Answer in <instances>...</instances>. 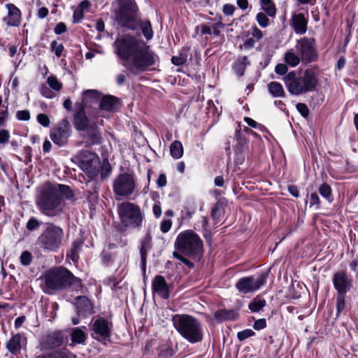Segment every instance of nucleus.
Returning a JSON list of instances; mask_svg holds the SVG:
<instances>
[{
	"label": "nucleus",
	"instance_id": "f257e3e1",
	"mask_svg": "<svg viewBox=\"0 0 358 358\" xmlns=\"http://www.w3.org/2000/svg\"><path fill=\"white\" fill-rule=\"evenodd\" d=\"M44 280V292L48 294H53L57 290L68 287L73 291L83 293V286L81 280L65 268L59 267L49 271L45 275Z\"/></svg>",
	"mask_w": 358,
	"mask_h": 358
},
{
	"label": "nucleus",
	"instance_id": "f03ea898",
	"mask_svg": "<svg viewBox=\"0 0 358 358\" xmlns=\"http://www.w3.org/2000/svg\"><path fill=\"white\" fill-rule=\"evenodd\" d=\"M159 55L144 42L125 66L131 75L137 76L144 72L155 69L159 66Z\"/></svg>",
	"mask_w": 358,
	"mask_h": 358
},
{
	"label": "nucleus",
	"instance_id": "7ed1b4c3",
	"mask_svg": "<svg viewBox=\"0 0 358 358\" xmlns=\"http://www.w3.org/2000/svg\"><path fill=\"white\" fill-rule=\"evenodd\" d=\"M282 80L289 93L293 96L313 92L318 84L317 74L310 69H306L302 73L292 71L283 77Z\"/></svg>",
	"mask_w": 358,
	"mask_h": 358
},
{
	"label": "nucleus",
	"instance_id": "20e7f679",
	"mask_svg": "<svg viewBox=\"0 0 358 358\" xmlns=\"http://www.w3.org/2000/svg\"><path fill=\"white\" fill-rule=\"evenodd\" d=\"M39 211L49 217H60L64 212L65 201L52 184H47L36 199Z\"/></svg>",
	"mask_w": 358,
	"mask_h": 358
},
{
	"label": "nucleus",
	"instance_id": "39448f33",
	"mask_svg": "<svg viewBox=\"0 0 358 358\" xmlns=\"http://www.w3.org/2000/svg\"><path fill=\"white\" fill-rule=\"evenodd\" d=\"M175 329L186 341L192 344L201 342L203 329L200 321L187 314H176L172 317Z\"/></svg>",
	"mask_w": 358,
	"mask_h": 358
},
{
	"label": "nucleus",
	"instance_id": "423d86ee",
	"mask_svg": "<svg viewBox=\"0 0 358 358\" xmlns=\"http://www.w3.org/2000/svg\"><path fill=\"white\" fill-rule=\"evenodd\" d=\"M65 239L64 230L53 222H46L36 245L43 252H57L63 246Z\"/></svg>",
	"mask_w": 358,
	"mask_h": 358
},
{
	"label": "nucleus",
	"instance_id": "0eeeda50",
	"mask_svg": "<svg viewBox=\"0 0 358 358\" xmlns=\"http://www.w3.org/2000/svg\"><path fill=\"white\" fill-rule=\"evenodd\" d=\"M175 248L181 253L199 259L203 254V241L192 231L180 233L175 242Z\"/></svg>",
	"mask_w": 358,
	"mask_h": 358
},
{
	"label": "nucleus",
	"instance_id": "6e6552de",
	"mask_svg": "<svg viewBox=\"0 0 358 358\" xmlns=\"http://www.w3.org/2000/svg\"><path fill=\"white\" fill-rule=\"evenodd\" d=\"M121 223L127 228L140 229L144 221L141 208L131 202H122L117 207Z\"/></svg>",
	"mask_w": 358,
	"mask_h": 358
},
{
	"label": "nucleus",
	"instance_id": "1a4fd4ad",
	"mask_svg": "<svg viewBox=\"0 0 358 358\" xmlns=\"http://www.w3.org/2000/svg\"><path fill=\"white\" fill-rule=\"evenodd\" d=\"M143 43V40L134 36L124 34L117 37L115 41V53L119 58L127 63Z\"/></svg>",
	"mask_w": 358,
	"mask_h": 358
},
{
	"label": "nucleus",
	"instance_id": "9d476101",
	"mask_svg": "<svg viewBox=\"0 0 358 358\" xmlns=\"http://www.w3.org/2000/svg\"><path fill=\"white\" fill-rule=\"evenodd\" d=\"M103 117L104 115L101 114L98 110H92L87 115L84 107L80 106L73 115V125L77 131H86L93 124H100L102 125L103 120H99L98 119Z\"/></svg>",
	"mask_w": 358,
	"mask_h": 358
},
{
	"label": "nucleus",
	"instance_id": "9b49d317",
	"mask_svg": "<svg viewBox=\"0 0 358 358\" xmlns=\"http://www.w3.org/2000/svg\"><path fill=\"white\" fill-rule=\"evenodd\" d=\"M77 159L79 166L89 178L93 179L97 176L101 168V162L96 153L88 150H81L78 154Z\"/></svg>",
	"mask_w": 358,
	"mask_h": 358
},
{
	"label": "nucleus",
	"instance_id": "f8f14e48",
	"mask_svg": "<svg viewBox=\"0 0 358 358\" xmlns=\"http://www.w3.org/2000/svg\"><path fill=\"white\" fill-rule=\"evenodd\" d=\"M294 48L299 54L303 64H308L317 60L318 52L315 38L304 36L296 41Z\"/></svg>",
	"mask_w": 358,
	"mask_h": 358
},
{
	"label": "nucleus",
	"instance_id": "ddd939ff",
	"mask_svg": "<svg viewBox=\"0 0 358 358\" xmlns=\"http://www.w3.org/2000/svg\"><path fill=\"white\" fill-rule=\"evenodd\" d=\"M91 337L100 342L105 343L110 340L113 324L107 319L99 317L92 320L91 325Z\"/></svg>",
	"mask_w": 358,
	"mask_h": 358
},
{
	"label": "nucleus",
	"instance_id": "4468645a",
	"mask_svg": "<svg viewBox=\"0 0 358 358\" xmlns=\"http://www.w3.org/2000/svg\"><path fill=\"white\" fill-rule=\"evenodd\" d=\"M138 8H118L115 10V20L122 27L137 30Z\"/></svg>",
	"mask_w": 358,
	"mask_h": 358
},
{
	"label": "nucleus",
	"instance_id": "2eb2a0df",
	"mask_svg": "<svg viewBox=\"0 0 358 358\" xmlns=\"http://www.w3.org/2000/svg\"><path fill=\"white\" fill-rule=\"evenodd\" d=\"M113 188L117 196L131 195L136 189V182L133 176L127 173H120L114 180Z\"/></svg>",
	"mask_w": 358,
	"mask_h": 358
},
{
	"label": "nucleus",
	"instance_id": "dca6fc26",
	"mask_svg": "<svg viewBox=\"0 0 358 358\" xmlns=\"http://www.w3.org/2000/svg\"><path fill=\"white\" fill-rule=\"evenodd\" d=\"M267 275L261 274L258 277H244L240 278L236 284L237 290L244 294L252 293L259 289L266 283Z\"/></svg>",
	"mask_w": 358,
	"mask_h": 358
},
{
	"label": "nucleus",
	"instance_id": "f3484780",
	"mask_svg": "<svg viewBox=\"0 0 358 358\" xmlns=\"http://www.w3.org/2000/svg\"><path fill=\"white\" fill-rule=\"evenodd\" d=\"M71 134V124L67 118H64L51 129L50 137L54 143L61 147L66 144Z\"/></svg>",
	"mask_w": 358,
	"mask_h": 358
},
{
	"label": "nucleus",
	"instance_id": "a211bd4d",
	"mask_svg": "<svg viewBox=\"0 0 358 358\" xmlns=\"http://www.w3.org/2000/svg\"><path fill=\"white\" fill-rule=\"evenodd\" d=\"M334 289L336 290V295H346L352 287V280L348 278L346 273L343 271L334 273L332 278Z\"/></svg>",
	"mask_w": 358,
	"mask_h": 358
},
{
	"label": "nucleus",
	"instance_id": "6ab92c4d",
	"mask_svg": "<svg viewBox=\"0 0 358 358\" xmlns=\"http://www.w3.org/2000/svg\"><path fill=\"white\" fill-rule=\"evenodd\" d=\"M27 345V338L22 334L17 333L11 336L6 343V348L13 355H17Z\"/></svg>",
	"mask_w": 358,
	"mask_h": 358
},
{
	"label": "nucleus",
	"instance_id": "aec40b11",
	"mask_svg": "<svg viewBox=\"0 0 358 358\" xmlns=\"http://www.w3.org/2000/svg\"><path fill=\"white\" fill-rule=\"evenodd\" d=\"M152 248V236L150 230H148L145 236L141 240L140 242V256H141V268L143 272L146 270V259L148 252Z\"/></svg>",
	"mask_w": 358,
	"mask_h": 358
},
{
	"label": "nucleus",
	"instance_id": "412c9836",
	"mask_svg": "<svg viewBox=\"0 0 358 358\" xmlns=\"http://www.w3.org/2000/svg\"><path fill=\"white\" fill-rule=\"evenodd\" d=\"M101 114L102 110L114 112L119 109L120 106V99L112 95H102L99 102Z\"/></svg>",
	"mask_w": 358,
	"mask_h": 358
},
{
	"label": "nucleus",
	"instance_id": "4be33fe9",
	"mask_svg": "<svg viewBox=\"0 0 358 358\" xmlns=\"http://www.w3.org/2000/svg\"><path fill=\"white\" fill-rule=\"evenodd\" d=\"M8 15L3 18V22L9 27H18L21 22V11L13 3L6 5Z\"/></svg>",
	"mask_w": 358,
	"mask_h": 358
},
{
	"label": "nucleus",
	"instance_id": "5701e85b",
	"mask_svg": "<svg viewBox=\"0 0 358 358\" xmlns=\"http://www.w3.org/2000/svg\"><path fill=\"white\" fill-rule=\"evenodd\" d=\"M152 289L154 292L164 299H168L170 296L168 284L162 275H157L155 277L152 283Z\"/></svg>",
	"mask_w": 358,
	"mask_h": 358
},
{
	"label": "nucleus",
	"instance_id": "b1692460",
	"mask_svg": "<svg viewBox=\"0 0 358 358\" xmlns=\"http://www.w3.org/2000/svg\"><path fill=\"white\" fill-rule=\"evenodd\" d=\"M75 300L76 313L79 317H85L92 314L93 306L87 296H77Z\"/></svg>",
	"mask_w": 358,
	"mask_h": 358
},
{
	"label": "nucleus",
	"instance_id": "393cba45",
	"mask_svg": "<svg viewBox=\"0 0 358 358\" xmlns=\"http://www.w3.org/2000/svg\"><path fill=\"white\" fill-rule=\"evenodd\" d=\"M64 340V336L61 331H55L48 334L43 341V344L47 348H56L61 346Z\"/></svg>",
	"mask_w": 358,
	"mask_h": 358
},
{
	"label": "nucleus",
	"instance_id": "a878e982",
	"mask_svg": "<svg viewBox=\"0 0 358 358\" xmlns=\"http://www.w3.org/2000/svg\"><path fill=\"white\" fill-rule=\"evenodd\" d=\"M308 21L303 13L293 14L291 18V26L297 34H303L307 31Z\"/></svg>",
	"mask_w": 358,
	"mask_h": 358
},
{
	"label": "nucleus",
	"instance_id": "bb28decb",
	"mask_svg": "<svg viewBox=\"0 0 358 358\" xmlns=\"http://www.w3.org/2000/svg\"><path fill=\"white\" fill-rule=\"evenodd\" d=\"M76 355L66 348L56 349L50 352L36 355L34 358H76Z\"/></svg>",
	"mask_w": 358,
	"mask_h": 358
},
{
	"label": "nucleus",
	"instance_id": "cd10ccee",
	"mask_svg": "<svg viewBox=\"0 0 358 358\" xmlns=\"http://www.w3.org/2000/svg\"><path fill=\"white\" fill-rule=\"evenodd\" d=\"M99 124H93L89 130H87V139L91 145H99L102 143L103 138L101 132L98 128Z\"/></svg>",
	"mask_w": 358,
	"mask_h": 358
},
{
	"label": "nucleus",
	"instance_id": "c85d7f7f",
	"mask_svg": "<svg viewBox=\"0 0 358 358\" xmlns=\"http://www.w3.org/2000/svg\"><path fill=\"white\" fill-rule=\"evenodd\" d=\"M284 62L290 67H296L301 62L299 54L296 51L295 48L288 50L284 56Z\"/></svg>",
	"mask_w": 358,
	"mask_h": 358
},
{
	"label": "nucleus",
	"instance_id": "c756f323",
	"mask_svg": "<svg viewBox=\"0 0 358 358\" xmlns=\"http://www.w3.org/2000/svg\"><path fill=\"white\" fill-rule=\"evenodd\" d=\"M83 243L84 242L81 239L74 241L71 244L69 251L67 252V257L73 262H77L79 259V253L82 250Z\"/></svg>",
	"mask_w": 358,
	"mask_h": 358
},
{
	"label": "nucleus",
	"instance_id": "7c9ffc66",
	"mask_svg": "<svg viewBox=\"0 0 358 358\" xmlns=\"http://www.w3.org/2000/svg\"><path fill=\"white\" fill-rule=\"evenodd\" d=\"M87 340V334L80 328L76 327L72 329L71 333V343L70 346H73L76 344L85 345Z\"/></svg>",
	"mask_w": 358,
	"mask_h": 358
},
{
	"label": "nucleus",
	"instance_id": "2f4dec72",
	"mask_svg": "<svg viewBox=\"0 0 358 358\" xmlns=\"http://www.w3.org/2000/svg\"><path fill=\"white\" fill-rule=\"evenodd\" d=\"M141 29L144 37L148 40H151L153 37V31L150 20H142L138 17L137 22V29Z\"/></svg>",
	"mask_w": 358,
	"mask_h": 358
},
{
	"label": "nucleus",
	"instance_id": "473e14b6",
	"mask_svg": "<svg viewBox=\"0 0 358 358\" xmlns=\"http://www.w3.org/2000/svg\"><path fill=\"white\" fill-rule=\"evenodd\" d=\"M237 313L234 310L220 309L214 314L215 319L220 322L225 320H234Z\"/></svg>",
	"mask_w": 358,
	"mask_h": 358
},
{
	"label": "nucleus",
	"instance_id": "72a5a7b5",
	"mask_svg": "<svg viewBox=\"0 0 358 358\" xmlns=\"http://www.w3.org/2000/svg\"><path fill=\"white\" fill-rule=\"evenodd\" d=\"M250 62L248 60L247 56L239 57L233 65V70L238 77L243 76L245 68Z\"/></svg>",
	"mask_w": 358,
	"mask_h": 358
},
{
	"label": "nucleus",
	"instance_id": "f704fd0d",
	"mask_svg": "<svg viewBox=\"0 0 358 358\" xmlns=\"http://www.w3.org/2000/svg\"><path fill=\"white\" fill-rule=\"evenodd\" d=\"M190 47L184 46L179 52L178 55L173 56L171 62L176 66H181L184 64L188 57Z\"/></svg>",
	"mask_w": 358,
	"mask_h": 358
},
{
	"label": "nucleus",
	"instance_id": "c9c22d12",
	"mask_svg": "<svg viewBox=\"0 0 358 358\" xmlns=\"http://www.w3.org/2000/svg\"><path fill=\"white\" fill-rule=\"evenodd\" d=\"M267 87L269 93L273 97H285V93L282 85L280 83L272 81L267 85Z\"/></svg>",
	"mask_w": 358,
	"mask_h": 358
},
{
	"label": "nucleus",
	"instance_id": "e433bc0d",
	"mask_svg": "<svg viewBox=\"0 0 358 358\" xmlns=\"http://www.w3.org/2000/svg\"><path fill=\"white\" fill-rule=\"evenodd\" d=\"M102 94L96 90H88L84 91L83 94V101L85 102V104L87 102L92 103H99Z\"/></svg>",
	"mask_w": 358,
	"mask_h": 358
},
{
	"label": "nucleus",
	"instance_id": "4c0bfd02",
	"mask_svg": "<svg viewBox=\"0 0 358 358\" xmlns=\"http://www.w3.org/2000/svg\"><path fill=\"white\" fill-rule=\"evenodd\" d=\"M266 305V301L260 296H257L249 303L248 308L252 313H258L262 310Z\"/></svg>",
	"mask_w": 358,
	"mask_h": 358
},
{
	"label": "nucleus",
	"instance_id": "58836bf2",
	"mask_svg": "<svg viewBox=\"0 0 358 358\" xmlns=\"http://www.w3.org/2000/svg\"><path fill=\"white\" fill-rule=\"evenodd\" d=\"M52 187H54L56 190L57 191V194L60 195L62 197V196H64L66 199H71L74 196V194L71 189L66 185L63 184H52Z\"/></svg>",
	"mask_w": 358,
	"mask_h": 358
},
{
	"label": "nucleus",
	"instance_id": "ea45409f",
	"mask_svg": "<svg viewBox=\"0 0 358 358\" xmlns=\"http://www.w3.org/2000/svg\"><path fill=\"white\" fill-rule=\"evenodd\" d=\"M171 155L176 159H180L183 155V147L179 141H174L170 146Z\"/></svg>",
	"mask_w": 358,
	"mask_h": 358
},
{
	"label": "nucleus",
	"instance_id": "a19ab883",
	"mask_svg": "<svg viewBox=\"0 0 358 358\" xmlns=\"http://www.w3.org/2000/svg\"><path fill=\"white\" fill-rule=\"evenodd\" d=\"M318 192L329 202H331L334 200L331 188L329 185L327 183L322 184L318 188Z\"/></svg>",
	"mask_w": 358,
	"mask_h": 358
},
{
	"label": "nucleus",
	"instance_id": "79ce46f5",
	"mask_svg": "<svg viewBox=\"0 0 358 358\" xmlns=\"http://www.w3.org/2000/svg\"><path fill=\"white\" fill-rule=\"evenodd\" d=\"M346 295H336V318L345 310L346 308L345 302Z\"/></svg>",
	"mask_w": 358,
	"mask_h": 358
},
{
	"label": "nucleus",
	"instance_id": "37998d69",
	"mask_svg": "<svg viewBox=\"0 0 358 358\" xmlns=\"http://www.w3.org/2000/svg\"><path fill=\"white\" fill-rule=\"evenodd\" d=\"M48 87L55 91H59L62 87V84L54 76H50L47 79Z\"/></svg>",
	"mask_w": 358,
	"mask_h": 358
},
{
	"label": "nucleus",
	"instance_id": "c03bdc74",
	"mask_svg": "<svg viewBox=\"0 0 358 358\" xmlns=\"http://www.w3.org/2000/svg\"><path fill=\"white\" fill-rule=\"evenodd\" d=\"M41 224L42 222L37 218L31 217L27 222L26 227L28 231H33L38 229Z\"/></svg>",
	"mask_w": 358,
	"mask_h": 358
},
{
	"label": "nucleus",
	"instance_id": "a18cd8bd",
	"mask_svg": "<svg viewBox=\"0 0 358 358\" xmlns=\"http://www.w3.org/2000/svg\"><path fill=\"white\" fill-rule=\"evenodd\" d=\"M50 50L54 52L57 57H60L64 50V47L62 43H58L57 41H52L50 44Z\"/></svg>",
	"mask_w": 358,
	"mask_h": 358
},
{
	"label": "nucleus",
	"instance_id": "49530a36",
	"mask_svg": "<svg viewBox=\"0 0 358 358\" xmlns=\"http://www.w3.org/2000/svg\"><path fill=\"white\" fill-rule=\"evenodd\" d=\"M262 9L266 13L267 15L274 17L276 14V9L275 4L271 1L269 4H263L261 6Z\"/></svg>",
	"mask_w": 358,
	"mask_h": 358
},
{
	"label": "nucleus",
	"instance_id": "de8ad7c7",
	"mask_svg": "<svg viewBox=\"0 0 358 358\" xmlns=\"http://www.w3.org/2000/svg\"><path fill=\"white\" fill-rule=\"evenodd\" d=\"M256 20L260 27L263 28L268 27V18L266 13L265 14L262 12L258 13L256 15Z\"/></svg>",
	"mask_w": 358,
	"mask_h": 358
},
{
	"label": "nucleus",
	"instance_id": "09e8293b",
	"mask_svg": "<svg viewBox=\"0 0 358 358\" xmlns=\"http://www.w3.org/2000/svg\"><path fill=\"white\" fill-rule=\"evenodd\" d=\"M32 255L31 254L30 252L29 251H24L22 252L20 257V263L23 265V266H29L31 262H32Z\"/></svg>",
	"mask_w": 358,
	"mask_h": 358
},
{
	"label": "nucleus",
	"instance_id": "8fccbe9b",
	"mask_svg": "<svg viewBox=\"0 0 358 358\" xmlns=\"http://www.w3.org/2000/svg\"><path fill=\"white\" fill-rule=\"evenodd\" d=\"M245 154L243 149L237 148L234 155V163L236 165H241L245 161Z\"/></svg>",
	"mask_w": 358,
	"mask_h": 358
},
{
	"label": "nucleus",
	"instance_id": "3c124183",
	"mask_svg": "<svg viewBox=\"0 0 358 358\" xmlns=\"http://www.w3.org/2000/svg\"><path fill=\"white\" fill-rule=\"evenodd\" d=\"M255 334V331H253L250 329H246L241 331L238 332L237 338L240 341H245V339L253 336Z\"/></svg>",
	"mask_w": 358,
	"mask_h": 358
},
{
	"label": "nucleus",
	"instance_id": "603ef678",
	"mask_svg": "<svg viewBox=\"0 0 358 358\" xmlns=\"http://www.w3.org/2000/svg\"><path fill=\"white\" fill-rule=\"evenodd\" d=\"M315 207L316 210L320 208V199L316 192L312 193L310 196V208Z\"/></svg>",
	"mask_w": 358,
	"mask_h": 358
},
{
	"label": "nucleus",
	"instance_id": "864d4df0",
	"mask_svg": "<svg viewBox=\"0 0 358 358\" xmlns=\"http://www.w3.org/2000/svg\"><path fill=\"white\" fill-rule=\"evenodd\" d=\"M118 8H138L135 0H115Z\"/></svg>",
	"mask_w": 358,
	"mask_h": 358
},
{
	"label": "nucleus",
	"instance_id": "5fc2aeb1",
	"mask_svg": "<svg viewBox=\"0 0 358 358\" xmlns=\"http://www.w3.org/2000/svg\"><path fill=\"white\" fill-rule=\"evenodd\" d=\"M244 121L251 127L252 128H255V129H257L259 131H264L265 129V127L264 126H263L262 124L257 122L255 120H254L253 119L250 118V117H245L244 118Z\"/></svg>",
	"mask_w": 358,
	"mask_h": 358
},
{
	"label": "nucleus",
	"instance_id": "6e6d98bb",
	"mask_svg": "<svg viewBox=\"0 0 358 358\" xmlns=\"http://www.w3.org/2000/svg\"><path fill=\"white\" fill-rule=\"evenodd\" d=\"M288 65L282 63L278 64L275 67V72L276 74L285 76L288 73Z\"/></svg>",
	"mask_w": 358,
	"mask_h": 358
},
{
	"label": "nucleus",
	"instance_id": "4d7b16f0",
	"mask_svg": "<svg viewBox=\"0 0 358 358\" xmlns=\"http://www.w3.org/2000/svg\"><path fill=\"white\" fill-rule=\"evenodd\" d=\"M173 257L176 258L179 261L182 262L184 264H185L189 268H192L194 266V263L190 262L187 258L184 257L182 255L179 254L178 252H173Z\"/></svg>",
	"mask_w": 358,
	"mask_h": 358
},
{
	"label": "nucleus",
	"instance_id": "13d9d810",
	"mask_svg": "<svg viewBox=\"0 0 358 358\" xmlns=\"http://www.w3.org/2000/svg\"><path fill=\"white\" fill-rule=\"evenodd\" d=\"M37 122L43 126L44 127H48L50 126V119L47 115L43 113H40L36 117Z\"/></svg>",
	"mask_w": 358,
	"mask_h": 358
},
{
	"label": "nucleus",
	"instance_id": "bf43d9fd",
	"mask_svg": "<svg viewBox=\"0 0 358 358\" xmlns=\"http://www.w3.org/2000/svg\"><path fill=\"white\" fill-rule=\"evenodd\" d=\"M41 93L44 97L48 99H52L55 96V92L52 91L49 87L45 85H41Z\"/></svg>",
	"mask_w": 358,
	"mask_h": 358
},
{
	"label": "nucleus",
	"instance_id": "052dcab7",
	"mask_svg": "<svg viewBox=\"0 0 358 358\" xmlns=\"http://www.w3.org/2000/svg\"><path fill=\"white\" fill-rule=\"evenodd\" d=\"M16 118L20 121H28L30 120V113L28 110H18L16 113Z\"/></svg>",
	"mask_w": 358,
	"mask_h": 358
},
{
	"label": "nucleus",
	"instance_id": "680f3d73",
	"mask_svg": "<svg viewBox=\"0 0 358 358\" xmlns=\"http://www.w3.org/2000/svg\"><path fill=\"white\" fill-rule=\"evenodd\" d=\"M236 8L233 4L226 3L222 7V13L226 16H232Z\"/></svg>",
	"mask_w": 358,
	"mask_h": 358
},
{
	"label": "nucleus",
	"instance_id": "e2e57ef3",
	"mask_svg": "<svg viewBox=\"0 0 358 358\" xmlns=\"http://www.w3.org/2000/svg\"><path fill=\"white\" fill-rule=\"evenodd\" d=\"M299 113L303 117H307L309 115V109L308 106L303 103H299L296 106Z\"/></svg>",
	"mask_w": 358,
	"mask_h": 358
},
{
	"label": "nucleus",
	"instance_id": "0e129e2a",
	"mask_svg": "<svg viewBox=\"0 0 358 358\" xmlns=\"http://www.w3.org/2000/svg\"><path fill=\"white\" fill-rule=\"evenodd\" d=\"M221 215L220 205L217 203L212 209L211 216L214 220L219 221Z\"/></svg>",
	"mask_w": 358,
	"mask_h": 358
},
{
	"label": "nucleus",
	"instance_id": "69168bd1",
	"mask_svg": "<svg viewBox=\"0 0 358 358\" xmlns=\"http://www.w3.org/2000/svg\"><path fill=\"white\" fill-rule=\"evenodd\" d=\"M8 116V105L2 106V110H0V127L3 126L5 121Z\"/></svg>",
	"mask_w": 358,
	"mask_h": 358
},
{
	"label": "nucleus",
	"instance_id": "338daca9",
	"mask_svg": "<svg viewBox=\"0 0 358 358\" xmlns=\"http://www.w3.org/2000/svg\"><path fill=\"white\" fill-rule=\"evenodd\" d=\"M266 327V320L264 318L258 319L256 321H255L253 324V328L259 331L263 329H264Z\"/></svg>",
	"mask_w": 358,
	"mask_h": 358
},
{
	"label": "nucleus",
	"instance_id": "774afa93",
	"mask_svg": "<svg viewBox=\"0 0 358 358\" xmlns=\"http://www.w3.org/2000/svg\"><path fill=\"white\" fill-rule=\"evenodd\" d=\"M84 12L82 9L76 8L73 13V19L74 23H78L83 17Z\"/></svg>",
	"mask_w": 358,
	"mask_h": 358
}]
</instances>
